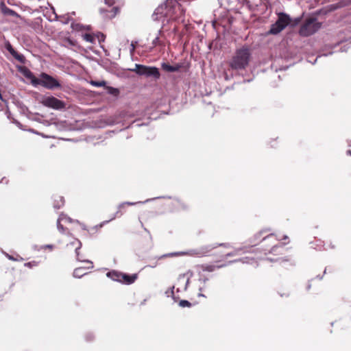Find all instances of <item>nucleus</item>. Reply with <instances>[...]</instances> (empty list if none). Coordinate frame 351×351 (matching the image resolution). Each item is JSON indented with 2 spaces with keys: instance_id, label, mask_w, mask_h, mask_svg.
Returning a JSON list of instances; mask_svg holds the SVG:
<instances>
[{
  "instance_id": "3",
  "label": "nucleus",
  "mask_w": 351,
  "mask_h": 351,
  "mask_svg": "<svg viewBox=\"0 0 351 351\" xmlns=\"http://www.w3.org/2000/svg\"><path fill=\"white\" fill-rule=\"evenodd\" d=\"M322 23L315 18L307 19L301 25L299 34L302 36H309L315 34L320 27Z\"/></svg>"
},
{
  "instance_id": "28",
  "label": "nucleus",
  "mask_w": 351,
  "mask_h": 351,
  "mask_svg": "<svg viewBox=\"0 0 351 351\" xmlns=\"http://www.w3.org/2000/svg\"><path fill=\"white\" fill-rule=\"evenodd\" d=\"M63 221H67L69 223L74 222V221L71 217H68L65 214L64 216H63ZM75 222L79 223L77 220H75Z\"/></svg>"
},
{
  "instance_id": "2",
  "label": "nucleus",
  "mask_w": 351,
  "mask_h": 351,
  "mask_svg": "<svg viewBox=\"0 0 351 351\" xmlns=\"http://www.w3.org/2000/svg\"><path fill=\"white\" fill-rule=\"evenodd\" d=\"M251 53L248 47H243L235 51L230 66L235 70L245 69L250 62Z\"/></svg>"
},
{
  "instance_id": "41",
  "label": "nucleus",
  "mask_w": 351,
  "mask_h": 351,
  "mask_svg": "<svg viewBox=\"0 0 351 351\" xmlns=\"http://www.w3.org/2000/svg\"><path fill=\"white\" fill-rule=\"evenodd\" d=\"M173 289H174V287H172V289H171V293L173 294Z\"/></svg>"
},
{
  "instance_id": "23",
  "label": "nucleus",
  "mask_w": 351,
  "mask_h": 351,
  "mask_svg": "<svg viewBox=\"0 0 351 351\" xmlns=\"http://www.w3.org/2000/svg\"><path fill=\"white\" fill-rule=\"evenodd\" d=\"M242 250V248H237V249H235L233 252H230V253H228L226 256V257H228V256H236V255H239V252Z\"/></svg>"
},
{
  "instance_id": "7",
  "label": "nucleus",
  "mask_w": 351,
  "mask_h": 351,
  "mask_svg": "<svg viewBox=\"0 0 351 351\" xmlns=\"http://www.w3.org/2000/svg\"><path fill=\"white\" fill-rule=\"evenodd\" d=\"M40 103L45 107L53 110H62L65 108L66 104L53 96H43L40 100Z\"/></svg>"
},
{
  "instance_id": "32",
  "label": "nucleus",
  "mask_w": 351,
  "mask_h": 351,
  "mask_svg": "<svg viewBox=\"0 0 351 351\" xmlns=\"http://www.w3.org/2000/svg\"><path fill=\"white\" fill-rule=\"evenodd\" d=\"M116 1L117 0H104V3L106 5H109V6H111V5H112L115 3Z\"/></svg>"
},
{
  "instance_id": "15",
  "label": "nucleus",
  "mask_w": 351,
  "mask_h": 351,
  "mask_svg": "<svg viewBox=\"0 0 351 351\" xmlns=\"http://www.w3.org/2000/svg\"><path fill=\"white\" fill-rule=\"evenodd\" d=\"M25 76L31 80V83L33 86H37V84L34 82V80H38V77H35L30 71H27L25 73Z\"/></svg>"
},
{
  "instance_id": "12",
  "label": "nucleus",
  "mask_w": 351,
  "mask_h": 351,
  "mask_svg": "<svg viewBox=\"0 0 351 351\" xmlns=\"http://www.w3.org/2000/svg\"><path fill=\"white\" fill-rule=\"evenodd\" d=\"M85 270H86V268H84V267L76 268L73 271V276L75 278H78L82 277L83 276H84L85 274H87V272Z\"/></svg>"
},
{
  "instance_id": "34",
  "label": "nucleus",
  "mask_w": 351,
  "mask_h": 351,
  "mask_svg": "<svg viewBox=\"0 0 351 351\" xmlns=\"http://www.w3.org/2000/svg\"><path fill=\"white\" fill-rule=\"evenodd\" d=\"M138 203H142V202H136H136H125V203H123V204H121V205H120V207L123 206V205H125V204H128V205H135V204H138Z\"/></svg>"
},
{
  "instance_id": "22",
  "label": "nucleus",
  "mask_w": 351,
  "mask_h": 351,
  "mask_svg": "<svg viewBox=\"0 0 351 351\" xmlns=\"http://www.w3.org/2000/svg\"><path fill=\"white\" fill-rule=\"evenodd\" d=\"M108 93L117 95L119 93V90L113 87H107Z\"/></svg>"
},
{
  "instance_id": "40",
  "label": "nucleus",
  "mask_w": 351,
  "mask_h": 351,
  "mask_svg": "<svg viewBox=\"0 0 351 351\" xmlns=\"http://www.w3.org/2000/svg\"><path fill=\"white\" fill-rule=\"evenodd\" d=\"M347 154L351 156V150H348V151L347 152Z\"/></svg>"
},
{
  "instance_id": "18",
  "label": "nucleus",
  "mask_w": 351,
  "mask_h": 351,
  "mask_svg": "<svg viewBox=\"0 0 351 351\" xmlns=\"http://www.w3.org/2000/svg\"><path fill=\"white\" fill-rule=\"evenodd\" d=\"M84 40H86L88 43H93L95 42V38L94 36L90 34H85L82 36Z\"/></svg>"
},
{
  "instance_id": "5",
  "label": "nucleus",
  "mask_w": 351,
  "mask_h": 351,
  "mask_svg": "<svg viewBox=\"0 0 351 351\" xmlns=\"http://www.w3.org/2000/svg\"><path fill=\"white\" fill-rule=\"evenodd\" d=\"M291 23V19L289 15L280 12L278 14V19L275 23L271 25L269 29L271 34H277L282 31L289 24Z\"/></svg>"
},
{
  "instance_id": "16",
  "label": "nucleus",
  "mask_w": 351,
  "mask_h": 351,
  "mask_svg": "<svg viewBox=\"0 0 351 351\" xmlns=\"http://www.w3.org/2000/svg\"><path fill=\"white\" fill-rule=\"evenodd\" d=\"M190 278L186 277V274H182L179 276L178 282H184L185 281V285L184 287V289L186 290L187 289L188 285L189 283Z\"/></svg>"
},
{
  "instance_id": "11",
  "label": "nucleus",
  "mask_w": 351,
  "mask_h": 351,
  "mask_svg": "<svg viewBox=\"0 0 351 351\" xmlns=\"http://www.w3.org/2000/svg\"><path fill=\"white\" fill-rule=\"evenodd\" d=\"M161 67L164 71L167 72H175L179 70V66H174L165 62L162 63Z\"/></svg>"
},
{
  "instance_id": "17",
  "label": "nucleus",
  "mask_w": 351,
  "mask_h": 351,
  "mask_svg": "<svg viewBox=\"0 0 351 351\" xmlns=\"http://www.w3.org/2000/svg\"><path fill=\"white\" fill-rule=\"evenodd\" d=\"M63 216H64V214L61 213L58 219V221H57L58 230L62 233L64 232V228L63 226L60 223V221H63Z\"/></svg>"
},
{
  "instance_id": "10",
  "label": "nucleus",
  "mask_w": 351,
  "mask_h": 351,
  "mask_svg": "<svg viewBox=\"0 0 351 351\" xmlns=\"http://www.w3.org/2000/svg\"><path fill=\"white\" fill-rule=\"evenodd\" d=\"M5 48L6 49L12 54V56L16 59L18 61H19L20 62H24V60H25V58L23 56V55L21 54V53H19L18 52H16L14 48L12 47V46L10 45V43H7L5 45Z\"/></svg>"
},
{
  "instance_id": "13",
  "label": "nucleus",
  "mask_w": 351,
  "mask_h": 351,
  "mask_svg": "<svg viewBox=\"0 0 351 351\" xmlns=\"http://www.w3.org/2000/svg\"><path fill=\"white\" fill-rule=\"evenodd\" d=\"M71 245H76V247H75V254H76V256H77V259L78 261H80L81 260L79 258V250L82 247V243L80 242V241H79L78 239H75L73 241H72L71 243Z\"/></svg>"
},
{
  "instance_id": "9",
  "label": "nucleus",
  "mask_w": 351,
  "mask_h": 351,
  "mask_svg": "<svg viewBox=\"0 0 351 351\" xmlns=\"http://www.w3.org/2000/svg\"><path fill=\"white\" fill-rule=\"evenodd\" d=\"M217 245H206L201 247L198 249L191 250L189 252H182V254H189L191 256H195L197 257H202L207 256L212 250L215 249Z\"/></svg>"
},
{
  "instance_id": "38",
  "label": "nucleus",
  "mask_w": 351,
  "mask_h": 351,
  "mask_svg": "<svg viewBox=\"0 0 351 351\" xmlns=\"http://www.w3.org/2000/svg\"><path fill=\"white\" fill-rule=\"evenodd\" d=\"M219 245H223V246H225L226 247H230V244H228V243H221V244H219Z\"/></svg>"
},
{
  "instance_id": "37",
  "label": "nucleus",
  "mask_w": 351,
  "mask_h": 351,
  "mask_svg": "<svg viewBox=\"0 0 351 351\" xmlns=\"http://www.w3.org/2000/svg\"><path fill=\"white\" fill-rule=\"evenodd\" d=\"M300 18H296L294 19L293 25H297L300 23Z\"/></svg>"
},
{
  "instance_id": "6",
  "label": "nucleus",
  "mask_w": 351,
  "mask_h": 351,
  "mask_svg": "<svg viewBox=\"0 0 351 351\" xmlns=\"http://www.w3.org/2000/svg\"><path fill=\"white\" fill-rule=\"evenodd\" d=\"M34 82L37 84V86L40 85L49 90L61 87V84L57 80L45 73H42L38 80H34Z\"/></svg>"
},
{
  "instance_id": "42",
  "label": "nucleus",
  "mask_w": 351,
  "mask_h": 351,
  "mask_svg": "<svg viewBox=\"0 0 351 351\" xmlns=\"http://www.w3.org/2000/svg\"><path fill=\"white\" fill-rule=\"evenodd\" d=\"M82 227L83 229L86 230V227H85V226L84 224L82 226Z\"/></svg>"
},
{
  "instance_id": "26",
  "label": "nucleus",
  "mask_w": 351,
  "mask_h": 351,
  "mask_svg": "<svg viewBox=\"0 0 351 351\" xmlns=\"http://www.w3.org/2000/svg\"><path fill=\"white\" fill-rule=\"evenodd\" d=\"M152 45L154 47L157 45H162V43L160 41L159 36H157L152 41Z\"/></svg>"
},
{
  "instance_id": "36",
  "label": "nucleus",
  "mask_w": 351,
  "mask_h": 351,
  "mask_svg": "<svg viewBox=\"0 0 351 351\" xmlns=\"http://www.w3.org/2000/svg\"><path fill=\"white\" fill-rule=\"evenodd\" d=\"M84 262H86V263H88L90 265L87 267V269H90V268H93V263L91 261H83Z\"/></svg>"
},
{
  "instance_id": "31",
  "label": "nucleus",
  "mask_w": 351,
  "mask_h": 351,
  "mask_svg": "<svg viewBox=\"0 0 351 351\" xmlns=\"http://www.w3.org/2000/svg\"><path fill=\"white\" fill-rule=\"evenodd\" d=\"M97 37L99 42L104 41L105 38V36L102 33H99L97 35Z\"/></svg>"
},
{
  "instance_id": "27",
  "label": "nucleus",
  "mask_w": 351,
  "mask_h": 351,
  "mask_svg": "<svg viewBox=\"0 0 351 351\" xmlns=\"http://www.w3.org/2000/svg\"><path fill=\"white\" fill-rule=\"evenodd\" d=\"M3 12H4L5 14H9L10 16H15V15H16V13L14 10L10 9V8H6L3 10Z\"/></svg>"
},
{
  "instance_id": "30",
  "label": "nucleus",
  "mask_w": 351,
  "mask_h": 351,
  "mask_svg": "<svg viewBox=\"0 0 351 351\" xmlns=\"http://www.w3.org/2000/svg\"><path fill=\"white\" fill-rule=\"evenodd\" d=\"M136 42L134 43V42H132L131 45H130V53L132 55L134 50H135V45H136Z\"/></svg>"
},
{
  "instance_id": "29",
  "label": "nucleus",
  "mask_w": 351,
  "mask_h": 351,
  "mask_svg": "<svg viewBox=\"0 0 351 351\" xmlns=\"http://www.w3.org/2000/svg\"><path fill=\"white\" fill-rule=\"evenodd\" d=\"M241 261H242L243 263L251 264L252 262L253 261V259L250 258L248 257H245V258L241 259Z\"/></svg>"
},
{
  "instance_id": "19",
  "label": "nucleus",
  "mask_w": 351,
  "mask_h": 351,
  "mask_svg": "<svg viewBox=\"0 0 351 351\" xmlns=\"http://www.w3.org/2000/svg\"><path fill=\"white\" fill-rule=\"evenodd\" d=\"M72 15H75L74 12L72 13H67V14L62 16L61 17L64 19V21H62V22L64 23H68L69 22H70L72 20Z\"/></svg>"
},
{
  "instance_id": "35",
  "label": "nucleus",
  "mask_w": 351,
  "mask_h": 351,
  "mask_svg": "<svg viewBox=\"0 0 351 351\" xmlns=\"http://www.w3.org/2000/svg\"><path fill=\"white\" fill-rule=\"evenodd\" d=\"M4 254L9 260L16 261V259L12 256L8 254V253L4 252Z\"/></svg>"
},
{
  "instance_id": "8",
  "label": "nucleus",
  "mask_w": 351,
  "mask_h": 351,
  "mask_svg": "<svg viewBox=\"0 0 351 351\" xmlns=\"http://www.w3.org/2000/svg\"><path fill=\"white\" fill-rule=\"evenodd\" d=\"M107 276L114 281L123 282L127 285H130L133 283L137 278L136 274L130 276L116 271L108 272L107 274Z\"/></svg>"
},
{
  "instance_id": "39",
  "label": "nucleus",
  "mask_w": 351,
  "mask_h": 351,
  "mask_svg": "<svg viewBox=\"0 0 351 351\" xmlns=\"http://www.w3.org/2000/svg\"><path fill=\"white\" fill-rule=\"evenodd\" d=\"M45 247L46 248H49V249H52L53 247V246L52 245H46L45 246Z\"/></svg>"
},
{
  "instance_id": "24",
  "label": "nucleus",
  "mask_w": 351,
  "mask_h": 351,
  "mask_svg": "<svg viewBox=\"0 0 351 351\" xmlns=\"http://www.w3.org/2000/svg\"><path fill=\"white\" fill-rule=\"evenodd\" d=\"M202 269L204 271H213L215 269V266H214V265H203Z\"/></svg>"
},
{
  "instance_id": "21",
  "label": "nucleus",
  "mask_w": 351,
  "mask_h": 351,
  "mask_svg": "<svg viewBox=\"0 0 351 351\" xmlns=\"http://www.w3.org/2000/svg\"><path fill=\"white\" fill-rule=\"evenodd\" d=\"M179 306L182 308L190 307L191 306V304L188 300H182L179 302Z\"/></svg>"
},
{
  "instance_id": "33",
  "label": "nucleus",
  "mask_w": 351,
  "mask_h": 351,
  "mask_svg": "<svg viewBox=\"0 0 351 351\" xmlns=\"http://www.w3.org/2000/svg\"><path fill=\"white\" fill-rule=\"evenodd\" d=\"M25 265L27 266V267H32V266L36 265V264L35 261H33V262L27 263L25 264Z\"/></svg>"
},
{
  "instance_id": "43",
  "label": "nucleus",
  "mask_w": 351,
  "mask_h": 351,
  "mask_svg": "<svg viewBox=\"0 0 351 351\" xmlns=\"http://www.w3.org/2000/svg\"><path fill=\"white\" fill-rule=\"evenodd\" d=\"M287 238H288V237H287V235H285V236H284V237H283V239H287Z\"/></svg>"
},
{
  "instance_id": "14",
  "label": "nucleus",
  "mask_w": 351,
  "mask_h": 351,
  "mask_svg": "<svg viewBox=\"0 0 351 351\" xmlns=\"http://www.w3.org/2000/svg\"><path fill=\"white\" fill-rule=\"evenodd\" d=\"M58 199H55L54 203H53V207L56 209L60 208L64 204V200L63 197L58 196Z\"/></svg>"
},
{
  "instance_id": "4",
  "label": "nucleus",
  "mask_w": 351,
  "mask_h": 351,
  "mask_svg": "<svg viewBox=\"0 0 351 351\" xmlns=\"http://www.w3.org/2000/svg\"><path fill=\"white\" fill-rule=\"evenodd\" d=\"M130 71L135 72L139 75H143L146 77H152L154 80H158L160 77L158 69L155 66H148L136 64L135 68L130 69Z\"/></svg>"
},
{
  "instance_id": "1",
  "label": "nucleus",
  "mask_w": 351,
  "mask_h": 351,
  "mask_svg": "<svg viewBox=\"0 0 351 351\" xmlns=\"http://www.w3.org/2000/svg\"><path fill=\"white\" fill-rule=\"evenodd\" d=\"M162 17L184 23V10L178 0H167L164 4L155 10L153 14L154 20H158Z\"/></svg>"
},
{
  "instance_id": "44",
  "label": "nucleus",
  "mask_w": 351,
  "mask_h": 351,
  "mask_svg": "<svg viewBox=\"0 0 351 351\" xmlns=\"http://www.w3.org/2000/svg\"><path fill=\"white\" fill-rule=\"evenodd\" d=\"M161 32H162V31H161V29H160V30L158 31V34H160L161 33Z\"/></svg>"
},
{
  "instance_id": "25",
  "label": "nucleus",
  "mask_w": 351,
  "mask_h": 351,
  "mask_svg": "<svg viewBox=\"0 0 351 351\" xmlns=\"http://www.w3.org/2000/svg\"><path fill=\"white\" fill-rule=\"evenodd\" d=\"M119 12V8L117 7H114L112 9V10L110 11V13L111 14L109 15V16H107L108 18H113Z\"/></svg>"
},
{
  "instance_id": "20",
  "label": "nucleus",
  "mask_w": 351,
  "mask_h": 351,
  "mask_svg": "<svg viewBox=\"0 0 351 351\" xmlns=\"http://www.w3.org/2000/svg\"><path fill=\"white\" fill-rule=\"evenodd\" d=\"M90 84L94 86H96V87H102V86H105L106 84V82L104 80L102 81H93V80H91Z\"/></svg>"
}]
</instances>
